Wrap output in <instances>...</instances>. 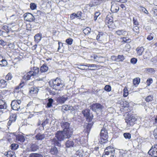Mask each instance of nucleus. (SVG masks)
<instances>
[{
	"instance_id": "f257e3e1",
	"label": "nucleus",
	"mask_w": 157,
	"mask_h": 157,
	"mask_svg": "<svg viewBox=\"0 0 157 157\" xmlns=\"http://www.w3.org/2000/svg\"><path fill=\"white\" fill-rule=\"evenodd\" d=\"M71 136V135L62 131H59L56 133L54 138L51 139L50 141L52 144L60 147L61 141L65 139L70 138Z\"/></svg>"
},
{
	"instance_id": "f03ea898",
	"label": "nucleus",
	"mask_w": 157,
	"mask_h": 157,
	"mask_svg": "<svg viewBox=\"0 0 157 157\" xmlns=\"http://www.w3.org/2000/svg\"><path fill=\"white\" fill-rule=\"evenodd\" d=\"M49 83L51 87L56 90L61 91L65 86L64 81L59 78L51 80Z\"/></svg>"
},
{
	"instance_id": "7ed1b4c3",
	"label": "nucleus",
	"mask_w": 157,
	"mask_h": 157,
	"mask_svg": "<svg viewBox=\"0 0 157 157\" xmlns=\"http://www.w3.org/2000/svg\"><path fill=\"white\" fill-rule=\"evenodd\" d=\"M61 128L63 129L62 131L72 135L73 132L72 129L70 127V124L67 122L62 121L60 123Z\"/></svg>"
},
{
	"instance_id": "20e7f679",
	"label": "nucleus",
	"mask_w": 157,
	"mask_h": 157,
	"mask_svg": "<svg viewBox=\"0 0 157 157\" xmlns=\"http://www.w3.org/2000/svg\"><path fill=\"white\" fill-rule=\"evenodd\" d=\"M82 113L85 117L87 121H91L93 118V114L90 113V110L89 109H85L82 111Z\"/></svg>"
},
{
	"instance_id": "39448f33",
	"label": "nucleus",
	"mask_w": 157,
	"mask_h": 157,
	"mask_svg": "<svg viewBox=\"0 0 157 157\" xmlns=\"http://www.w3.org/2000/svg\"><path fill=\"white\" fill-rule=\"evenodd\" d=\"M108 135L107 130L105 128H102L100 133V138L99 141L101 143H104L108 138Z\"/></svg>"
},
{
	"instance_id": "423d86ee",
	"label": "nucleus",
	"mask_w": 157,
	"mask_h": 157,
	"mask_svg": "<svg viewBox=\"0 0 157 157\" xmlns=\"http://www.w3.org/2000/svg\"><path fill=\"white\" fill-rule=\"evenodd\" d=\"M21 102L20 100H17L12 101L11 104L12 109L14 110L18 111L21 109L20 106Z\"/></svg>"
},
{
	"instance_id": "0eeeda50",
	"label": "nucleus",
	"mask_w": 157,
	"mask_h": 157,
	"mask_svg": "<svg viewBox=\"0 0 157 157\" xmlns=\"http://www.w3.org/2000/svg\"><path fill=\"white\" fill-rule=\"evenodd\" d=\"M103 107L98 103L93 104L90 106V109L96 113L101 111Z\"/></svg>"
},
{
	"instance_id": "6e6552de",
	"label": "nucleus",
	"mask_w": 157,
	"mask_h": 157,
	"mask_svg": "<svg viewBox=\"0 0 157 157\" xmlns=\"http://www.w3.org/2000/svg\"><path fill=\"white\" fill-rule=\"evenodd\" d=\"M136 120V119L133 115H132L128 118L127 117L125 119V121L127 124L128 126L133 125L134 122Z\"/></svg>"
},
{
	"instance_id": "1a4fd4ad",
	"label": "nucleus",
	"mask_w": 157,
	"mask_h": 157,
	"mask_svg": "<svg viewBox=\"0 0 157 157\" xmlns=\"http://www.w3.org/2000/svg\"><path fill=\"white\" fill-rule=\"evenodd\" d=\"M148 154L152 156L157 157V145L152 147L149 150Z\"/></svg>"
},
{
	"instance_id": "9d476101",
	"label": "nucleus",
	"mask_w": 157,
	"mask_h": 157,
	"mask_svg": "<svg viewBox=\"0 0 157 157\" xmlns=\"http://www.w3.org/2000/svg\"><path fill=\"white\" fill-rule=\"evenodd\" d=\"M24 20L26 21L32 22L35 20V17L33 15L30 13H26L24 15Z\"/></svg>"
},
{
	"instance_id": "9b49d317",
	"label": "nucleus",
	"mask_w": 157,
	"mask_h": 157,
	"mask_svg": "<svg viewBox=\"0 0 157 157\" xmlns=\"http://www.w3.org/2000/svg\"><path fill=\"white\" fill-rule=\"evenodd\" d=\"M111 4V10L113 13L117 12L119 9V6H117V4L114 1H112Z\"/></svg>"
},
{
	"instance_id": "f8f14e48",
	"label": "nucleus",
	"mask_w": 157,
	"mask_h": 157,
	"mask_svg": "<svg viewBox=\"0 0 157 157\" xmlns=\"http://www.w3.org/2000/svg\"><path fill=\"white\" fill-rule=\"evenodd\" d=\"M82 13L81 11H78L77 13H73L70 15V19L73 20L76 18L80 19L82 17Z\"/></svg>"
},
{
	"instance_id": "ddd939ff",
	"label": "nucleus",
	"mask_w": 157,
	"mask_h": 157,
	"mask_svg": "<svg viewBox=\"0 0 157 157\" xmlns=\"http://www.w3.org/2000/svg\"><path fill=\"white\" fill-rule=\"evenodd\" d=\"M30 72H31V74L33 76L39 75L40 74L39 69L37 67H34L33 69H31Z\"/></svg>"
},
{
	"instance_id": "4468645a",
	"label": "nucleus",
	"mask_w": 157,
	"mask_h": 157,
	"mask_svg": "<svg viewBox=\"0 0 157 157\" xmlns=\"http://www.w3.org/2000/svg\"><path fill=\"white\" fill-rule=\"evenodd\" d=\"M115 149L112 146H108L105 149L104 153L109 154H114L115 153Z\"/></svg>"
},
{
	"instance_id": "2eb2a0df",
	"label": "nucleus",
	"mask_w": 157,
	"mask_h": 157,
	"mask_svg": "<svg viewBox=\"0 0 157 157\" xmlns=\"http://www.w3.org/2000/svg\"><path fill=\"white\" fill-rule=\"evenodd\" d=\"M105 36V34L103 32H98L96 37V39L98 41L101 42Z\"/></svg>"
},
{
	"instance_id": "dca6fc26",
	"label": "nucleus",
	"mask_w": 157,
	"mask_h": 157,
	"mask_svg": "<svg viewBox=\"0 0 157 157\" xmlns=\"http://www.w3.org/2000/svg\"><path fill=\"white\" fill-rule=\"evenodd\" d=\"M92 126V124L91 123H89L87 124H86L84 127V132L87 134L89 133Z\"/></svg>"
},
{
	"instance_id": "f3484780",
	"label": "nucleus",
	"mask_w": 157,
	"mask_h": 157,
	"mask_svg": "<svg viewBox=\"0 0 157 157\" xmlns=\"http://www.w3.org/2000/svg\"><path fill=\"white\" fill-rule=\"evenodd\" d=\"M67 97L64 96L62 97L58 98L57 100V101L60 103H63L67 100Z\"/></svg>"
},
{
	"instance_id": "a211bd4d",
	"label": "nucleus",
	"mask_w": 157,
	"mask_h": 157,
	"mask_svg": "<svg viewBox=\"0 0 157 157\" xmlns=\"http://www.w3.org/2000/svg\"><path fill=\"white\" fill-rule=\"evenodd\" d=\"M67 147L69 148L73 147L74 145V143L73 140H67L65 144Z\"/></svg>"
},
{
	"instance_id": "6ab92c4d",
	"label": "nucleus",
	"mask_w": 157,
	"mask_h": 157,
	"mask_svg": "<svg viewBox=\"0 0 157 157\" xmlns=\"http://www.w3.org/2000/svg\"><path fill=\"white\" fill-rule=\"evenodd\" d=\"M38 90L39 89L37 87H33L30 89L29 93L31 94H36L38 93Z\"/></svg>"
},
{
	"instance_id": "aec40b11",
	"label": "nucleus",
	"mask_w": 157,
	"mask_h": 157,
	"mask_svg": "<svg viewBox=\"0 0 157 157\" xmlns=\"http://www.w3.org/2000/svg\"><path fill=\"white\" fill-rule=\"evenodd\" d=\"M127 32L124 30H118L115 32V34L119 36H124L126 33Z\"/></svg>"
},
{
	"instance_id": "412c9836",
	"label": "nucleus",
	"mask_w": 157,
	"mask_h": 157,
	"mask_svg": "<svg viewBox=\"0 0 157 157\" xmlns=\"http://www.w3.org/2000/svg\"><path fill=\"white\" fill-rule=\"evenodd\" d=\"M32 76H33L31 74V72L29 71L26 74L23 76V78L25 81H27L29 80Z\"/></svg>"
},
{
	"instance_id": "4be33fe9",
	"label": "nucleus",
	"mask_w": 157,
	"mask_h": 157,
	"mask_svg": "<svg viewBox=\"0 0 157 157\" xmlns=\"http://www.w3.org/2000/svg\"><path fill=\"white\" fill-rule=\"evenodd\" d=\"M4 155L6 156V157H16L14 154V153L12 151H9L5 152Z\"/></svg>"
},
{
	"instance_id": "5701e85b",
	"label": "nucleus",
	"mask_w": 157,
	"mask_h": 157,
	"mask_svg": "<svg viewBox=\"0 0 157 157\" xmlns=\"http://www.w3.org/2000/svg\"><path fill=\"white\" fill-rule=\"evenodd\" d=\"M50 152L52 155L56 154L58 152L57 148L55 146L52 147L50 151Z\"/></svg>"
},
{
	"instance_id": "b1692460",
	"label": "nucleus",
	"mask_w": 157,
	"mask_h": 157,
	"mask_svg": "<svg viewBox=\"0 0 157 157\" xmlns=\"http://www.w3.org/2000/svg\"><path fill=\"white\" fill-rule=\"evenodd\" d=\"M25 138L22 135H18L16 137V140L17 141H19L21 143H23L25 141Z\"/></svg>"
},
{
	"instance_id": "393cba45",
	"label": "nucleus",
	"mask_w": 157,
	"mask_h": 157,
	"mask_svg": "<svg viewBox=\"0 0 157 157\" xmlns=\"http://www.w3.org/2000/svg\"><path fill=\"white\" fill-rule=\"evenodd\" d=\"M84 154L83 151L81 149H79L76 151L75 154L77 155L76 157H82L84 155Z\"/></svg>"
},
{
	"instance_id": "a878e982",
	"label": "nucleus",
	"mask_w": 157,
	"mask_h": 157,
	"mask_svg": "<svg viewBox=\"0 0 157 157\" xmlns=\"http://www.w3.org/2000/svg\"><path fill=\"white\" fill-rule=\"evenodd\" d=\"M42 38V34L41 33L37 34L35 36V41L38 43L41 40Z\"/></svg>"
},
{
	"instance_id": "bb28decb",
	"label": "nucleus",
	"mask_w": 157,
	"mask_h": 157,
	"mask_svg": "<svg viewBox=\"0 0 157 157\" xmlns=\"http://www.w3.org/2000/svg\"><path fill=\"white\" fill-rule=\"evenodd\" d=\"M73 141L78 144H81V137L78 136H76L74 137L73 139Z\"/></svg>"
},
{
	"instance_id": "cd10ccee",
	"label": "nucleus",
	"mask_w": 157,
	"mask_h": 157,
	"mask_svg": "<svg viewBox=\"0 0 157 157\" xmlns=\"http://www.w3.org/2000/svg\"><path fill=\"white\" fill-rule=\"evenodd\" d=\"M45 137L44 134L39 133L36 136L35 138L38 140H42L45 138Z\"/></svg>"
},
{
	"instance_id": "c85d7f7f",
	"label": "nucleus",
	"mask_w": 157,
	"mask_h": 157,
	"mask_svg": "<svg viewBox=\"0 0 157 157\" xmlns=\"http://www.w3.org/2000/svg\"><path fill=\"white\" fill-rule=\"evenodd\" d=\"M136 50L138 55L141 56L144 51V48L143 47H138Z\"/></svg>"
},
{
	"instance_id": "c756f323",
	"label": "nucleus",
	"mask_w": 157,
	"mask_h": 157,
	"mask_svg": "<svg viewBox=\"0 0 157 157\" xmlns=\"http://www.w3.org/2000/svg\"><path fill=\"white\" fill-rule=\"evenodd\" d=\"M7 85V82L3 79L0 81V87L1 88H4L6 87Z\"/></svg>"
},
{
	"instance_id": "7c9ffc66",
	"label": "nucleus",
	"mask_w": 157,
	"mask_h": 157,
	"mask_svg": "<svg viewBox=\"0 0 157 157\" xmlns=\"http://www.w3.org/2000/svg\"><path fill=\"white\" fill-rule=\"evenodd\" d=\"M7 63L6 60L3 59L2 57H0V66H5L6 65Z\"/></svg>"
},
{
	"instance_id": "2f4dec72",
	"label": "nucleus",
	"mask_w": 157,
	"mask_h": 157,
	"mask_svg": "<svg viewBox=\"0 0 157 157\" xmlns=\"http://www.w3.org/2000/svg\"><path fill=\"white\" fill-rule=\"evenodd\" d=\"M40 69L41 72H44L48 71V67L46 65L44 64L40 67Z\"/></svg>"
},
{
	"instance_id": "473e14b6",
	"label": "nucleus",
	"mask_w": 157,
	"mask_h": 157,
	"mask_svg": "<svg viewBox=\"0 0 157 157\" xmlns=\"http://www.w3.org/2000/svg\"><path fill=\"white\" fill-rule=\"evenodd\" d=\"M48 102L47 103L46 107L51 108L52 106V104L54 101L53 100L52 98H49L48 100Z\"/></svg>"
},
{
	"instance_id": "72a5a7b5",
	"label": "nucleus",
	"mask_w": 157,
	"mask_h": 157,
	"mask_svg": "<svg viewBox=\"0 0 157 157\" xmlns=\"http://www.w3.org/2000/svg\"><path fill=\"white\" fill-rule=\"evenodd\" d=\"M151 55L150 52L148 51H147L144 55L143 58L144 59H148L150 57Z\"/></svg>"
},
{
	"instance_id": "f704fd0d",
	"label": "nucleus",
	"mask_w": 157,
	"mask_h": 157,
	"mask_svg": "<svg viewBox=\"0 0 157 157\" xmlns=\"http://www.w3.org/2000/svg\"><path fill=\"white\" fill-rule=\"evenodd\" d=\"M116 61L117 62L122 61L125 59V58L123 55H118L117 56Z\"/></svg>"
},
{
	"instance_id": "c9c22d12",
	"label": "nucleus",
	"mask_w": 157,
	"mask_h": 157,
	"mask_svg": "<svg viewBox=\"0 0 157 157\" xmlns=\"http://www.w3.org/2000/svg\"><path fill=\"white\" fill-rule=\"evenodd\" d=\"M16 115L15 114L12 113L10 115V120L14 122L16 119Z\"/></svg>"
},
{
	"instance_id": "e433bc0d",
	"label": "nucleus",
	"mask_w": 157,
	"mask_h": 157,
	"mask_svg": "<svg viewBox=\"0 0 157 157\" xmlns=\"http://www.w3.org/2000/svg\"><path fill=\"white\" fill-rule=\"evenodd\" d=\"M113 21V18L109 15H107L106 18V21L108 23L112 22Z\"/></svg>"
},
{
	"instance_id": "4c0bfd02",
	"label": "nucleus",
	"mask_w": 157,
	"mask_h": 157,
	"mask_svg": "<svg viewBox=\"0 0 157 157\" xmlns=\"http://www.w3.org/2000/svg\"><path fill=\"white\" fill-rule=\"evenodd\" d=\"M90 28L87 27L84 30H83V32L85 34L87 35L90 33Z\"/></svg>"
},
{
	"instance_id": "58836bf2",
	"label": "nucleus",
	"mask_w": 157,
	"mask_h": 157,
	"mask_svg": "<svg viewBox=\"0 0 157 157\" xmlns=\"http://www.w3.org/2000/svg\"><path fill=\"white\" fill-rule=\"evenodd\" d=\"M140 79L138 78H134L133 81V83L134 85H138L140 82Z\"/></svg>"
},
{
	"instance_id": "ea45409f",
	"label": "nucleus",
	"mask_w": 157,
	"mask_h": 157,
	"mask_svg": "<svg viewBox=\"0 0 157 157\" xmlns=\"http://www.w3.org/2000/svg\"><path fill=\"white\" fill-rule=\"evenodd\" d=\"M68 106L67 105H64L62 107V111L65 113V111H68Z\"/></svg>"
},
{
	"instance_id": "a19ab883",
	"label": "nucleus",
	"mask_w": 157,
	"mask_h": 157,
	"mask_svg": "<svg viewBox=\"0 0 157 157\" xmlns=\"http://www.w3.org/2000/svg\"><path fill=\"white\" fill-rule=\"evenodd\" d=\"M31 150L32 151H35L38 149V147L35 144H33L31 147Z\"/></svg>"
},
{
	"instance_id": "79ce46f5",
	"label": "nucleus",
	"mask_w": 157,
	"mask_h": 157,
	"mask_svg": "<svg viewBox=\"0 0 157 157\" xmlns=\"http://www.w3.org/2000/svg\"><path fill=\"white\" fill-rule=\"evenodd\" d=\"M30 157H43L42 155L40 154L37 153L31 154L29 156Z\"/></svg>"
},
{
	"instance_id": "37998d69",
	"label": "nucleus",
	"mask_w": 157,
	"mask_h": 157,
	"mask_svg": "<svg viewBox=\"0 0 157 157\" xmlns=\"http://www.w3.org/2000/svg\"><path fill=\"white\" fill-rule=\"evenodd\" d=\"M121 39H122V42L124 43H129L131 41V40L130 39H126V37H122Z\"/></svg>"
},
{
	"instance_id": "c03bdc74",
	"label": "nucleus",
	"mask_w": 157,
	"mask_h": 157,
	"mask_svg": "<svg viewBox=\"0 0 157 157\" xmlns=\"http://www.w3.org/2000/svg\"><path fill=\"white\" fill-rule=\"evenodd\" d=\"M124 137L126 139H130L131 138V135L128 133H124L123 134Z\"/></svg>"
},
{
	"instance_id": "a18cd8bd",
	"label": "nucleus",
	"mask_w": 157,
	"mask_h": 157,
	"mask_svg": "<svg viewBox=\"0 0 157 157\" xmlns=\"http://www.w3.org/2000/svg\"><path fill=\"white\" fill-rule=\"evenodd\" d=\"M30 8L32 10H34L36 8L37 6L36 4L34 3H31L30 4Z\"/></svg>"
},
{
	"instance_id": "49530a36",
	"label": "nucleus",
	"mask_w": 157,
	"mask_h": 157,
	"mask_svg": "<svg viewBox=\"0 0 157 157\" xmlns=\"http://www.w3.org/2000/svg\"><path fill=\"white\" fill-rule=\"evenodd\" d=\"M132 30L135 33L137 34H138L139 33V28L137 26L134 27Z\"/></svg>"
},
{
	"instance_id": "de8ad7c7",
	"label": "nucleus",
	"mask_w": 157,
	"mask_h": 157,
	"mask_svg": "<svg viewBox=\"0 0 157 157\" xmlns=\"http://www.w3.org/2000/svg\"><path fill=\"white\" fill-rule=\"evenodd\" d=\"M123 96L126 97L128 94V91L127 88H124L123 90Z\"/></svg>"
},
{
	"instance_id": "09e8293b",
	"label": "nucleus",
	"mask_w": 157,
	"mask_h": 157,
	"mask_svg": "<svg viewBox=\"0 0 157 157\" xmlns=\"http://www.w3.org/2000/svg\"><path fill=\"white\" fill-rule=\"evenodd\" d=\"M12 77L11 74L9 73L6 76L5 78L6 80H9L11 79L12 78Z\"/></svg>"
},
{
	"instance_id": "8fccbe9b",
	"label": "nucleus",
	"mask_w": 157,
	"mask_h": 157,
	"mask_svg": "<svg viewBox=\"0 0 157 157\" xmlns=\"http://www.w3.org/2000/svg\"><path fill=\"white\" fill-rule=\"evenodd\" d=\"M104 89L107 92H110L111 90V87L109 85H106L104 88Z\"/></svg>"
},
{
	"instance_id": "3c124183",
	"label": "nucleus",
	"mask_w": 157,
	"mask_h": 157,
	"mask_svg": "<svg viewBox=\"0 0 157 157\" xmlns=\"http://www.w3.org/2000/svg\"><path fill=\"white\" fill-rule=\"evenodd\" d=\"M152 99L153 96L151 95H149L145 99V101L147 102H149L151 101Z\"/></svg>"
},
{
	"instance_id": "603ef678",
	"label": "nucleus",
	"mask_w": 157,
	"mask_h": 157,
	"mask_svg": "<svg viewBox=\"0 0 157 157\" xmlns=\"http://www.w3.org/2000/svg\"><path fill=\"white\" fill-rule=\"evenodd\" d=\"M113 154H107L106 153H104V152L102 155V157H113Z\"/></svg>"
},
{
	"instance_id": "864d4df0",
	"label": "nucleus",
	"mask_w": 157,
	"mask_h": 157,
	"mask_svg": "<svg viewBox=\"0 0 157 157\" xmlns=\"http://www.w3.org/2000/svg\"><path fill=\"white\" fill-rule=\"evenodd\" d=\"M73 40L71 38H68L66 40V42L69 45H71L72 44Z\"/></svg>"
},
{
	"instance_id": "5fc2aeb1",
	"label": "nucleus",
	"mask_w": 157,
	"mask_h": 157,
	"mask_svg": "<svg viewBox=\"0 0 157 157\" xmlns=\"http://www.w3.org/2000/svg\"><path fill=\"white\" fill-rule=\"evenodd\" d=\"M18 147V146L17 144H12L11 145V147L13 150H16Z\"/></svg>"
},
{
	"instance_id": "6e6d98bb",
	"label": "nucleus",
	"mask_w": 157,
	"mask_h": 157,
	"mask_svg": "<svg viewBox=\"0 0 157 157\" xmlns=\"http://www.w3.org/2000/svg\"><path fill=\"white\" fill-rule=\"evenodd\" d=\"M137 59L133 58L131 59L130 62L133 64H135L137 63Z\"/></svg>"
},
{
	"instance_id": "4d7b16f0",
	"label": "nucleus",
	"mask_w": 157,
	"mask_h": 157,
	"mask_svg": "<svg viewBox=\"0 0 157 157\" xmlns=\"http://www.w3.org/2000/svg\"><path fill=\"white\" fill-rule=\"evenodd\" d=\"M84 65H78V69H79L81 70H93V69H86L85 68L83 67V66H85Z\"/></svg>"
},
{
	"instance_id": "13d9d810",
	"label": "nucleus",
	"mask_w": 157,
	"mask_h": 157,
	"mask_svg": "<svg viewBox=\"0 0 157 157\" xmlns=\"http://www.w3.org/2000/svg\"><path fill=\"white\" fill-rule=\"evenodd\" d=\"M8 46L9 48H11V49H13L15 48V45L14 43H10L9 44Z\"/></svg>"
},
{
	"instance_id": "bf43d9fd",
	"label": "nucleus",
	"mask_w": 157,
	"mask_h": 157,
	"mask_svg": "<svg viewBox=\"0 0 157 157\" xmlns=\"http://www.w3.org/2000/svg\"><path fill=\"white\" fill-rule=\"evenodd\" d=\"M153 80L151 78H148L147 79L146 81V83L148 86L150 85L152 83Z\"/></svg>"
},
{
	"instance_id": "052dcab7",
	"label": "nucleus",
	"mask_w": 157,
	"mask_h": 157,
	"mask_svg": "<svg viewBox=\"0 0 157 157\" xmlns=\"http://www.w3.org/2000/svg\"><path fill=\"white\" fill-rule=\"evenodd\" d=\"M140 10H141L143 12H144L145 13L148 14V12L147 10L144 7L140 6Z\"/></svg>"
},
{
	"instance_id": "680f3d73",
	"label": "nucleus",
	"mask_w": 157,
	"mask_h": 157,
	"mask_svg": "<svg viewBox=\"0 0 157 157\" xmlns=\"http://www.w3.org/2000/svg\"><path fill=\"white\" fill-rule=\"evenodd\" d=\"M86 67H96V65L94 64H89L86 63L84 65Z\"/></svg>"
},
{
	"instance_id": "e2e57ef3",
	"label": "nucleus",
	"mask_w": 157,
	"mask_h": 157,
	"mask_svg": "<svg viewBox=\"0 0 157 157\" xmlns=\"http://www.w3.org/2000/svg\"><path fill=\"white\" fill-rule=\"evenodd\" d=\"M147 71L150 74H152L155 72V70L152 68H150L147 69Z\"/></svg>"
},
{
	"instance_id": "0e129e2a",
	"label": "nucleus",
	"mask_w": 157,
	"mask_h": 157,
	"mask_svg": "<svg viewBox=\"0 0 157 157\" xmlns=\"http://www.w3.org/2000/svg\"><path fill=\"white\" fill-rule=\"evenodd\" d=\"M7 106H6V104L4 103V104L1 105H0V109H6Z\"/></svg>"
},
{
	"instance_id": "69168bd1",
	"label": "nucleus",
	"mask_w": 157,
	"mask_h": 157,
	"mask_svg": "<svg viewBox=\"0 0 157 157\" xmlns=\"http://www.w3.org/2000/svg\"><path fill=\"white\" fill-rule=\"evenodd\" d=\"M153 38V35L152 33L149 35L147 37V39L149 40H152Z\"/></svg>"
},
{
	"instance_id": "338daca9",
	"label": "nucleus",
	"mask_w": 157,
	"mask_h": 157,
	"mask_svg": "<svg viewBox=\"0 0 157 157\" xmlns=\"http://www.w3.org/2000/svg\"><path fill=\"white\" fill-rule=\"evenodd\" d=\"M0 44L2 46H5L6 45V42L2 40H0Z\"/></svg>"
},
{
	"instance_id": "774afa93",
	"label": "nucleus",
	"mask_w": 157,
	"mask_h": 157,
	"mask_svg": "<svg viewBox=\"0 0 157 157\" xmlns=\"http://www.w3.org/2000/svg\"><path fill=\"white\" fill-rule=\"evenodd\" d=\"M153 134L155 138L157 139V128L155 129L153 132Z\"/></svg>"
}]
</instances>
